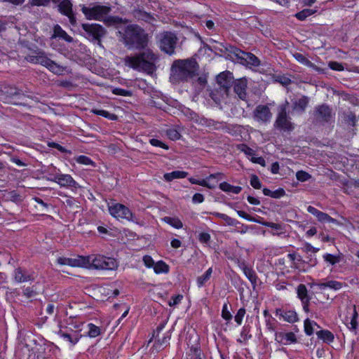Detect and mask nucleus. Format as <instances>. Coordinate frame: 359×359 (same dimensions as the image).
<instances>
[{"mask_svg":"<svg viewBox=\"0 0 359 359\" xmlns=\"http://www.w3.org/2000/svg\"><path fill=\"white\" fill-rule=\"evenodd\" d=\"M57 263L61 266L81 267L96 271H114L119 266V262L116 259L102 254L77 255L74 257H60L57 259Z\"/></svg>","mask_w":359,"mask_h":359,"instance_id":"f257e3e1","label":"nucleus"},{"mask_svg":"<svg viewBox=\"0 0 359 359\" xmlns=\"http://www.w3.org/2000/svg\"><path fill=\"white\" fill-rule=\"evenodd\" d=\"M157 60V55L151 50L146 49L137 55L126 57L124 62L130 68L151 74L156 71Z\"/></svg>","mask_w":359,"mask_h":359,"instance_id":"f03ea898","label":"nucleus"},{"mask_svg":"<svg viewBox=\"0 0 359 359\" xmlns=\"http://www.w3.org/2000/svg\"><path fill=\"white\" fill-rule=\"evenodd\" d=\"M197 69V63L194 59L175 60L171 67L170 80L173 83L187 81L195 76Z\"/></svg>","mask_w":359,"mask_h":359,"instance_id":"7ed1b4c3","label":"nucleus"},{"mask_svg":"<svg viewBox=\"0 0 359 359\" xmlns=\"http://www.w3.org/2000/svg\"><path fill=\"white\" fill-rule=\"evenodd\" d=\"M123 42L128 48H144L147 44V35L139 26L130 25L123 31H118Z\"/></svg>","mask_w":359,"mask_h":359,"instance_id":"20e7f679","label":"nucleus"},{"mask_svg":"<svg viewBox=\"0 0 359 359\" xmlns=\"http://www.w3.org/2000/svg\"><path fill=\"white\" fill-rule=\"evenodd\" d=\"M81 11L86 19L90 20L103 21L106 25H114L121 22L117 17L107 16L111 11V8L101 4H90L88 6H83Z\"/></svg>","mask_w":359,"mask_h":359,"instance_id":"39448f33","label":"nucleus"},{"mask_svg":"<svg viewBox=\"0 0 359 359\" xmlns=\"http://www.w3.org/2000/svg\"><path fill=\"white\" fill-rule=\"evenodd\" d=\"M83 322L72 319L68 326L65 330H60L57 334L65 341L68 342L71 346H74L83 337Z\"/></svg>","mask_w":359,"mask_h":359,"instance_id":"423d86ee","label":"nucleus"},{"mask_svg":"<svg viewBox=\"0 0 359 359\" xmlns=\"http://www.w3.org/2000/svg\"><path fill=\"white\" fill-rule=\"evenodd\" d=\"M27 60L34 64H40L54 74H61L65 70L64 67L49 59L42 51L37 52L34 55H28Z\"/></svg>","mask_w":359,"mask_h":359,"instance_id":"0eeeda50","label":"nucleus"},{"mask_svg":"<svg viewBox=\"0 0 359 359\" xmlns=\"http://www.w3.org/2000/svg\"><path fill=\"white\" fill-rule=\"evenodd\" d=\"M161 50L168 55L175 53L177 38L174 33L165 32L158 36Z\"/></svg>","mask_w":359,"mask_h":359,"instance_id":"6e6552de","label":"nucleus"},{"mask_svg":"<svg viewBox=\"0 0 359 359\" xmlns=\"http://www.w3.org/2000/svg\"><path fill=\"white\" fill-rule=\"evenodd\" d=\"M110 215L117 219H126L133 221V213L126 205L121 203H112L108 205Z\"/></svg>","mask_w":359,"mask_h":359,"instance_id":"1a4fd4ad","label":"nucleus"},{"mask_svg":"<svg viewBox=\"0 0 359 359\" xmlns=\"http://www.w3.org/2000/svg\"><path fill=\"white\" fill-rule=\"evenodd\" d=\"M48 180L54 182L63 187L76 188L78 185L73 177L68 174H62L58 172L55 175H50Z\"/></svg>","mask_w":359,"mask_h":359,"instance_id":"9d476101","label":"nucleus"},{"mask_svg":"<svg viewBox=\"0 0 359 359\" xmlns=\"http://www.w3.org/2000/svg\"><path fill=\"white\" fill-rule=\"evenodd\" d=\"M236 56L239 60L241 64L249 67H256L260 64L259 60L252 53L237 50L235 53Z\"/></svg>","mask_w":359,"mask_h":359,"instance_id":"9b49d317","label":"nucleus"},{"mask_svg":"<svg viewBox=\"0 0 359 359\" xmlns=\"http://www.w3.org/2000/svg\"><path fill=\"white\" fill-rule=\"evenodd\" d=\"M217 83L218 85L217 90L219 91L222 96L227 95L232 83L231 74L225 72L220 73L217 77Z\"/></svg>","mask_w":359,"mask_h":359,"instance_id":"f8f14e48","label":"nucleus"},{"mask_svg":"<svg viewBox=\"0 0 359 359\" xmlns=\"http://www.w3.org/2000/svg\"><path fill=\"white\" fill-rule=\"evenodd\" d=\"M275 125L277 128L283 130H291L293 128L292 124L287 116L285 106L280 107Z\"/></svg>","mask_w":359,"mask_h":359,"instance_id":"ddd939ff","label":"nucleus"},{"mask_svg":"<svg viewBox=\"0 0 359 359\" xmlns=\"http://www.w3.org/2000/svg\"><path fill=\"white\" fill-rule=\"evenodd\" d=\"M358 312L355 305L349 304L346 308V315L344 318V323L351 330H355L357 327Z\"/></svg>","mask_w":359,"mask_h":359,"instance_id":"4468645a","label":"nucleus"},{"mask_svg":"<svg viewBox=\"0 0 359 359\" xmlns=\"http://www.w3.org/2000/svg\"><path fill=\"white\" fill-rule=\"evenodd\" d=\"M275 340L283 345H289L297 341L295 334L292 332H275Z\"/></svg>","mask_w":359,"mask_h":359,"instance_id":"2eb2a0df","label":"nucleus"},{"mask_svg":"<svg viewBox=\"0 0 359 359\" xmlns=\"http://www.w3.org/2000/svg\"><path fill=\"white\" fill-rule=\"evenodd\" d=\"M254 115L258 121L266 122L271 119L272 114L268 107L259 105L256 108Z\"/></svg>","mask_w":359,"mask_h":359,"instance_id":"dca6fc26","label":"nucleus"},{"mask_svg":"<svg viewBox=\"0 0 359 359\" xmlns=\"http://www.w3.org/2000/svg\"><path fill=\"white\" fill-rule=\"evenodd\" d=\"M82 28L95 39H99L104 34V28L99 24H83Z\"/></svg>","mask_w":359,"mask_h":359,"instance_id":"f3484780","label":"nucleus"},{"mask_svg":"<svg viewBox=\"0 0 359 359\" xmlns=\"http://www.w3.org/2000/svg\"><path fill=\"white\" fill-rule=\"evenodd\" d=\"M316 286L320 290H324L325 288H329L334 291H338V290H341L344 286H346V284L342 282L337 281V280H328L326 281L320 282V283H317Z\"/></svg>","mask_w":359,"mask_h":359,"instance_id":"a211bd4d","label":"nucleus"},{"mask_svg":"<svg viewBox=\"0 0 359 359\" xmlns=\"http://www.w3.org/2000/svg\"><path fill=\"white\" fill-rule=\"evenodd\" d=\"M241 150L248 157V158L253 163H258L262 166L265 165V160L260 156H256L255 151L246 145L243 144L241 147Z\"/></svg>","mask_w":359,"mask_h":359,"instance_id":"6ab92c4d","label":"nucleus"},{"mask_svg":"<svg viewBox=\"0 0 359 359\" xmlns=\"http://www.w3.org/2000/svg\"><path fill=\"white\" fill-rule=\"evenodd\" d=\"M247 81L245 79L237 80L234 83V91L241 100L246 98Z\"/></svg>","mask_w":359,"mask_h":359,"instance_id":"aec40b11","label":"nucleus"},{"mask_svg":"<svg viewBox=\"0 0 359 359\" xmlns=\"http://www.w3.org/2000/svg\"><path fill=\"white\" fill-rule=\"evenodd\" d=\"M84 330H86L83 332V337L95 338L101 334L100 327L93 323L84 324Z\"/></svg>","mask_w":359,"mask_h":359,"instance_id":"412c9836","label":"nucleus"},{"mask_svg":"<svg viewBox=\"0 0 359 359\" xmlns=\"http://www.w3.org/2000/svg\"><path fill=\"white\" fill-rule=\"evenodd\" d=\"M297 292L298 297L301 299L304 304V309L306 310L308 308L309 298L308 297V292L306 286L303 284L299 285L297 287Z\"/></svg>","mask_w":359,"mask_h":359,"instance_id":"4be33fe9","label":"nucleus"},{"mask_svg":"<svg viewBox=\"0 0 359 359\" xmlns=\"http://www.w3.org/2000/svg\"><path fill=\"white\" fill-rule=\"evenodd\" d=\"M188 175V172L185 171L175 170L171 172L165 173L163 175V179L166 182H171L175 179H183L185 178Z\"/></svg>","mask_w":359,"mask_h":359,"instance_id":"5701e85b","label":"nucleus"},{"mask_svg":"<svg viewBox=\"0 0 359 359\" xmlns=\"http://www.w3.org/2000/svg\"><path fill=\"white\" fill-rule=\"evenodd\" d=\"M307 211L314 215L320 222H326L327 221L329 215L313 206H308Z\"/></svg>","mask_w":359,"mask_h":359,"instance_id":"b1692460","label":"nucleus"},{"mask_svg":"<svg viewBox=\"0 0 359 359\" xmlns=\"http://www.w3.org/2000/svg\"><path fill=\"white\" fill-rule=\"evenodd\" d=\"M56 37L61 38L67 42H71L73 40L72 38L69 36L59 25H55L53 28V34L52 38Z\"/></svg>","mask_w":359,"mask_h":359,"instance_id":"393cba45","label":"nucleus"},{"mask_svg":"<svg viewBox=\"0 0 359 359\" xmlns=\"http://www.w3.org/2000/svg\"><path fill=\"white\" fill-rule=\"evenodd\" d=\"M219 189L226 193H233L235 194H239L242 188L239 186H233L226 182H222L219 186Z\"/></svg>","mask_w":359,"mask_h":359,"instance_id":"a878e982","label":"nucleus"},{"mask_svg":"<svg viewBox=\"0 0 359 359\" xmlns=\"http://www.w3.org/2000/svg\"><path fill=\"white\" fill-rule=\"evenodd\" d=\"M162 220L175 229H179L183 227L182 221L177 217H165Z\"/></svg>","mask_w":359,"mask_h":359,"instance_id":"bb28decb","label":"nucleus"},{"mask_svg":"<svg viewBox=\"0 0 359 359\" xmlns=\"http://www.w3.org/2000/svg\"><path fill=\"white\" fill-rule=\"evenodd\" d=\"M308 103H309L308 97L306 96H302L294 102L293 109H294V110H296L297 111H303L305 109V108L306 107Z\"/></svg>","mask_w":359,"mask_h":359,"instance_id":"cd10ccee","label":"nucleus"},{"mask_svg":"<svg viewBox=\"0 0 359 359\" xmlns=\"http://www.w3.org/2000/svg\"><path fill=\"white\" fill-rule=\"evenodd\" d=\"M260 224H262L263 226L271 228L273 230L271 232L273 235H280L283 233V227L280 224L269 222H260Z\"/></svg>","mask_w":359,"mask_h":359,"instance_id":"c85d7f7f","label":"nucleus"},{"mask_svg":"<svg viewBox=\"0 0 359 359\" xmlns=\"http://www.w3.org/2000/svg\"><path fill=\"white\" fill-rule=\"evenodd\" d=\"M59 11L64 15L70 17L72 15V4L69 0H63L58 6Z\"/></svg>","mask_w":359,"mask_h":359,"instance_id":"c756f323","label":"nucleus"},{"mask_svg":"<svg viewBox=\"0 0 359 359\" xmlns=\"http://www.w3.org/2000/svg\"><path fill=\"white\" fill-rule=\"evenodd\" d=\"M156 273H167L169 271V266L163 261L156 262L153 266Z\"/></svg>","mask_w":359,"mask_h":359,"instance_id":"7c9ffc66","label":"nucleus"},{"mask_svg":"<svg viewBox=\"0 0 359 359\" xmlns=\"http://www.w3.org/2000/svg\"><path fill=\"white\" fill-rule=\"evenodd\" d=\"M281 316L283 317L285 321H287L290 323H295L298 320L297 314L294 311H284L281 314Z\"/></svg>","mask_w":359,"mask_h":359,"instance_id":"2f4dec72","label":"nucleus"},{"mask_svg":"<svg viewBox=\"0 0 359 359\" xmlns=\"http://www.w3.org/2000/svg\"><path fill=\"white\" fill-rule=\"evenodd\" d=\"M318 338L327 343H331L334 340V335L328 330H321L317 332Z\"/></svg>","mask_w":359,"mask_h":359,"instance_id":"473e14b6","label":"nucleus"},{"mask_svg":"<svg viewBox=\"0 0 359 359\" xmlns=\"http://www.w3.org/2000/svg\"><path fill=\"white\" fill-rule=\"evenodd\" d=\"M331 114L330 109L325 105L320 106L317 109V115L319 118L327 119Z\"/></svg>","mask_w":359,"mask_h":359,"instance_id":"72a5a7b5","label":"nucleus"},{"mask_svg":"<svg viewBox=\"0 0 359 359\" xmlns=\"http://www.w3.org/2000/svg\"><path fill=\"white\" fill-rule=\"evenodd\" d=\"M14 278L18 283L27 282L30 280L29 276H26L20 269L15 270Z\"/></svg>","mask_w":359,"mask_h":359,"instance_id":"f704fd0d","label":"nucleus"},{"mask_svg":"<svg viewBox=\"0 0 359 359\" xmlns=\"http://www.w3.org/2000/svg\"><path fill=\"white\" fill-rule=\"evenodd\" d=\"M304 331L308 336H311L313 334L314 326L317 325V323L313 320L306 319L304 320Z\"/></svg>","mask_w":359,"mask_h":359,"instance_id":"c9c22d12","label":"nucleus"},{"mask_svg":"<svg viewBox=\"0 0 359 359\" xmlns=\"http://www.w3.org/2000/svg\"><path fill=\"white\" fill-rule=\"evenodd\" d=\"M74 161L81 165H94V162L88 156L80 155L74 157Z\"/></svg>","mask_w":359,"mask_h":359,"instance_id":"e433bc0d","label":"nucleus"},{"mask_svg":"<svg viewBox=\"0 0 359 359\" xmlns=\"http://www.w3.org/2000/svg\"><path fill=\"white\" fill-rule=\"evenodd\" d=\"M212 272V268H209L203 275L199 276L197 278V283L198 287L203 286L204 283L210 279Z\"/></svg>","mask_w":359,"mask_h":359,"instance_id":"4c0bfd02","label":"nucleus"},{"mask_svg":"<svg viewBox=\"0 0 359 359\" xmlns=\"http://www.w3.org/2000/svg\"><path fill=\"white\" fill-rule=\"evenodd\" d=\"M91 111H92V113H93L95 114L102 116L105 117L109 120H115L116 118V115L111 114L106 110L95 109H92Z\"/></svg>","mask_w":359,"mask_h":359,"instance_id":"58836bf2","label":"nucleus"},{"mask_svg":"<svg viewBox=\"0 0 359 359\" xmlns=\"http://www.w3.org/2000/svg\"><path fill=\"white\" fill-rule=\"evenodd\" d=\"M317 10L313 9H304L303 11L295 14L297 19L300 20H305L307 17L314 14Z\"/></svg>","mask_w":359,"mask_h":359,"instance_id":"ea45409f","label":"nucleus"},{"mask_svg":"<svg viewBox=\"0 0 359 359\" xmlns=\"http://www.w3.org/2000/svg\"><path fill=\"white\" fill-rule=\"evenodd\" d=\"M219 175H220L219 173L212 174L210 176H208L206 179H203V180L205 181V183L207 185H202V187H208L209 189H214V188H215L216 184H217V182H212L211 180H213V179L217 178Z\"/></svg>","mask_w":359,"mask_h":359,"instance_id":"a19ab883","label":"nucleus"},{"mask_svg":"<svg viewBox=\"0 0 359 359\" xmlns=\"http://www.w3.org/2000/svg\"><path fill=\"white\" fill-rule=\"evenodd\" d=\"M251 334H250V331L246 327H243L242 331L241 332V337L238 339L239 343H245L248 339L251 338Z\"/></svg>","mask_w":359,"mask_h":359,"instance_id":"79ce46f5","label":"nucleus"},{"mask_svg":"<svg viewBox=\"0 0 359 359\" xmlns=\"http://www.w3.org/2000/svg\"><path fill=\"white\" fill-rule=\"evenodd\" d=\"M323 259L325 262L334 265L339 262V258L332 254L326 253L323 255Z\"/></svg>","mask_w":359,"mask_h":359,"instance_id":"37998d69","label":"nucleus"},{"mask_svg":"<svg viewBox=\"0 0 359 359\" xmlns=\"http://www.w3.org/2000/svg\"><path fill=\"white\" fill-rule=\"evenodd\" d=\"M296 177L300 182H306L311 178V175L305 171L300 170L296 173Z\"/></svg>","mask_w":359,"mask_h":359,"instance_id":"c03bdc74","label":"nucleus"},{"mask_svg":"<svg viewBox=\"0 0 359 359\" xmlns=\"http://www.w3.org/2000/svg\"><path fill=\"white\" fill-rule=\"evenodd\" d=\"M245 314V310L243 308H241L237 311V313L236 314L234 319L235 321L238 323V325H241L243 322V317Z\"/></svg>","mask_w":359,"mask_h":359,"instance_id":"a18cd8bd","label":"nucleus"},{"mask_svg":"<svg viewBox=\"0 0 359 359\" xmlns=\"http://www.w3.org/2000/svg\"><path fill=\"white\" fill-rule=\"evenodd\" d=\"M219 217L223 219L229 225L236 226L239 224V222L235 219L231 218L224 214H219Z\"/></svg>","mask_w":359,"mask_h":359,"instance_id":"49530a36","label":"nucleus"},{"mask_svg":"<svg viewBox=\"0 0 359 359\" xmlns=\"http://www.w3.org/2000/svg\"><path fill=\"white\" fill-rule=\"evenodd\" d=\"M222 316L226 320H230L232 318V316H231L230 311H229L227 304H224L223 305L222 310Z\"/></svg>","mask_w":359,"mask_h":359,"instance_id":"de8ad7c7","label":"nucleus"},{"mask_svg":"<svg viewBox=\"0 0 359 359\" xmlns=\"http://www.w3.org/2000/svg\"><path fill=\"white\" fill-rule=\"evenodd\" d=\"M168 137L172 140H177L180 138V134L175 129H170L167 131Z\"/></svg>","mask_w":359,"mask_h":359,"instance_id":"09e8293b","label":"nucleus"},{"mask_svg":"<svg viewBox=\"0 0 359 359\" xmlns=\"http://www.w3.org/2000/svg\"><path fill=\"white\" fill-rule=\"evenodd\" d=\"M250 184L253 188L257 189H260L262 187L260 180H259L258 177L255 175H252L251 176Z\"/></svg>","mask_w":359,"mask_h":359,"instance_id":"8fccbe9b","label":"nucleus"},{"mask_svg":"<svg viewBox=\"0 0 359 359\" xmlns=\"http://www.w3.org/2000/svg\"><path fill=\"white\" fill-rule=\"evenodd\" d=\"M183 299V296L181 294H177L175 296H172L170 300L168 302L169 306H174L179 304L182 299Z\"/></svg>","mask_w":359,"mask_h":359,"instance_id":"3c124183","label":"nucleus"},{"mask_svg":"<svg viewBox=\"0 0 359 359\" xmlns=\"http://www.w3.org/2000/svg\"><path fill=\"white\" fill-rule=\"evenodd\" d=\"M237 214L239 215V217H242V218H243V219H246L248 221L260 223L259 221H258L256 219L253 218L252 217H251L250 215H248V213H246L244 211L238 210L237 211Z\"/></svg>","mask_w":359,"mask_h":359,"instance_id":"603ef678","label":"nucleus"},{"mask_svg":"<svg viewBox=\"0 0 359 359\" xmlns=\"http://www.w3.org/2000/svg\"><path fill=\"white\" fill-rule=\"evenodd\" d=\"M142 261H143L145 266L147 268H153V266L155 264L154 259L149 255L144 256L142 258Z\"/></svg>","mask_w":359,"mask_h":359,"instance_id":"864d4df0","label":"nucleus"},{"mask_svg":"<svg viewBox=\"0 0 359 359\" xmlns=\"http://www.w3.org/2000/svg\"><path fill=\"white\" fill-rule=\"evenodd\" d=\"M149 142L152 146L161 147L165 149H168V147L165 144H164L163 142L157 139H150Z\"/></svg>","mask_w":359,"mask_h":359,"instance_id":"5fc2aeb1","label":"nucleus"},{"mask_svg":"<svg viewBox=\"0 0 359 359\" xmlns=\"http://www.w3.org/2000/svg\"><path fill=\"white\" fill-rule=\"evenodd\" d=\"M328 65H329L330 68L332 69V70H335V71L344 70V67H343L342 64L337 62H330Z\"/></svg>","mask_w":359,"mask_h":359,"instance_id":"6e6d98bb","label":"nucleus"},{"mask_svg":"<svg viewBox=\"0 0 359 359\" xmlns=\"http://www.w3.org/2000/svg\"><path fill=\"white\" fill-rule=\"evenodd\" d=\"M288 258L292 262L294 267L297 268L298 266L296 265V261L300 262L302 258L299 255L295 253H290L287 255Z\"/></svg>","mask_w":359,"mask_h":359,"instance_id":"4d7b16f0","label":"nucleus"},{"mask_svg":"<svg viewBox=\"0 0 359 359\" xmlns=\"http://www.w3.org/2000/svg\"><path fill=\"white\" fill-rule=\"evenodd\" d=\"M243 271H244L245 275L247 276V278L250 281L252 282V281L255 280V275L252 269H250L249 268H244Z\"/></svg>","mask_w":359,"mask_h":359,"instance_id":"13d9d810","label":"nucleus"},{"mask_svg":"<svg viewBox=\"0 0 359 359\" xmlns=\"http://www.w3.org/2000/svg\"><path fill=\"white\" fill-rule=\"evenodd\" d=\"M274 319L271 316H269L268 318L266 319V325L267 329L271 332H274L275 328L273 326Z\"/></svg>","mask_w":359,"mask_h":359,"instance_id":"bf43d9fd","label":"nucleus"},{"mask_svg":"<svg viewBox=\"0 0 359 359\" xmlns=\"http://www.w3.org/2000/svg\"><path fill=\"white\" fill-rule=\"evenodd\" d=\"M198 239L203 243H208L210 239V236L208 233L202 232L199 234Z\"/></svg>","mask_w":359,"mask_h":359,"instance_id":"052dcab7","label":"nucleus"},{"mask_svg":"<svg viewBox=\"0 0 359 359\" xmlns=\"http://www.w3.org/2000/svg\"><path fill=\"white\" fill-rule=\"evenodd\" d=\"M194 203H201L204 201V196L201 194H195L192 197Z\"/></svg>","mask_w":359,"mask_h":359,"instance_id":"680f3d73","label":"nucleus"},{"mask_svg":"<svg viewBox=\"0 0 359 359\" xmlns=\"http://www.w3.org/2000/svg\"><path fill=\"white\" fill-rule=\"evenodd\" d=\"M304 250L306 252H313L314 253L317 252L319 250V248H314L310 243H306L303 248Z\"/></svg>","mask_w":359,"mask_h":359,"instance_id":"e2e57ef3","label":"nucleus"},{"mask_svg":"<svg viewBox=\"0 0 359 359\" xmlns=\"http://www.w3.org/2000/svg\"><path fill=\"white\" fill-rule=\"evenodd\" d=\"M189 181L193 184H198V185H200V186H202V185H207L205 183V181H203V180H197L196 178H194V177H189Z\"/></svg>","mask_w":359,"mask_h":359,"instance_id":"0e129e2a","label":"nucleus"},{"mask_svg":"<svg viewBox=\"0 0 359 359\" xmlns=\"http://www.w3.org/2000/svg\"><path fill=\"white\" fill-rule=\"evenodd\" d=\"M181 241L178 239L174 238L171 241L170 245L173 248H178L181 246Z\"/></svg>","mask_w":359,"mask_h":359,"instance_id":"69168bd1","label":"nucleus"},{"mask_svg":"<svg viewBox=\"0 0 359 359\" xmlns=\"http://www.w3.org/2000/svg\"><path fill=\"white\" fill-rule=\"evenodd\" d=\"M294 57L297 59V60H298L299 62H300L302 63H305L307 62L306 58L303 55H302L300 53L295 54Z\"/></svg>","mask_w":359,"mask_h":359,"instance_id":"338daca9","label":"nucleus"},{"mask_svg":"<svg viewBox=\"0 0 359 359\" xmlns=\"http://www.w3.org/2000/svg\"><path fill=\"white\" fill-rule=\"evenodd\" d=\"M248 201L252 205H259L260 203L259 200L253 196H248Z\"/></svg>","mask_w":359,"mask_h":359,"instance_id":"774afa93","label":"nucleus"}]
</instances>
